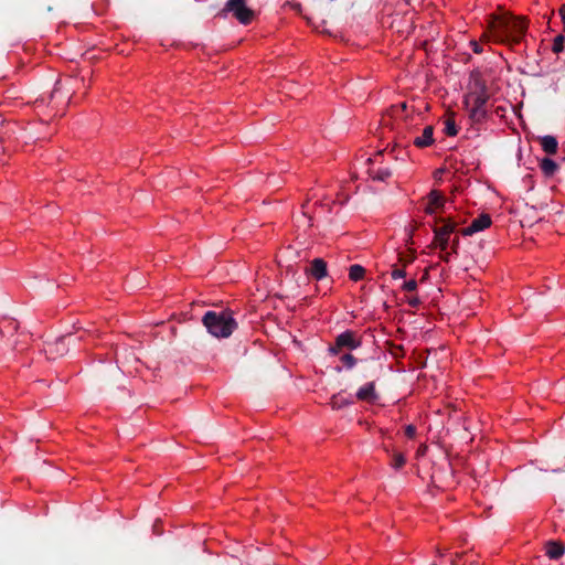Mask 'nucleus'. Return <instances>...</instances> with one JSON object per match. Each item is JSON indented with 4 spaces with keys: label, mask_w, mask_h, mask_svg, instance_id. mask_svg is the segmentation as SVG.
Masks as SVG:
<instances>
[{
    "label": "nucleus",
    "mask_w": 565,
    "mask_h": 565,
    "mask_svg": "<svg viewBox=\"0 0 565 565\" xmlns=\"http://www.w3.org/2000/svg\"><path fill=\"white\" fill-rule=\"evenodd\" d=\"M526 30L527 21L524 17H515L508 12L494 17L490 23L491 36L499 43L518 44Z\"/></svg>",
    "instance_id": "1"
},
{
    "label": "nucleus",
    "mask_w": 565,
    "mask_h": 565,
    "mask_svg": "<svg viewBox=\"0 0 565 565\" xmlns=\"http://www.w3.org/2000/svg\"><path fill=\"white\" fill-rule=\"evenodd\" d=\"M489 100L488 86L481 77H475L473 90L465 98L469 117L473 122H481L487 118V103Z\"/></svg>",
    "instance_id": "2"
},
{
    "label": "nucleus",
    "mask_w": 565,
    "mask_h": 565,
    "mask_svg": "<svg viewBox=\"0 0 565 565\" xmlns=\"http://www.w3.org/2000/svg\"><path fill=\"white\" fill-rule=\"evenodd\" d=\"M202 323L215 338H228L237 328V322L228 310L207 311L202 318Z\"/></svg>",
    "instance_id": "3"
},
{
    "label": "nucleus",
    "mask_w": 565,
    "mask_h": 565,
    "mask_svg": "<svg viewBox=\"0 0 565 565\" xmlns=\"http://www.w3.org/2000/svg\"><path fill=\"white\" fill-rule=\"evenodd\" d=\"M458 222L451 217H438L433 226V244L445 252L450 243V235L455 233Z\"/></svg>",
    "instance_id": "4"
},
{
    "label": "nucleus",
    "mask_w": 565,
    "mask_h": 565,
    "mask_svg": "<svg viewBox=\"0 0 565 565\" xmlns=\"http://www.w3.org/2000/svg\"><path fill=\"white\" fill-rule=\"evenodd\" d=\"M227 13H232L238 22L245 25L254 19V11L246 6L245 0H228L221 11L223 15Z\"/></svg>",
    "instance_id": "5"
},
{
    "label": "nucleus",
    "mask_w": 565,
    "mask_h": 565,
    "mask_svg": "<svg viewBox=\"0 0 565 565\" xmlns=\"http://www.w3.org/2000/svg\"><path fill=\"white\" fill-rule=\"evenodd\" d=\"M361 345L360 339L356 333L347 330L337 335L334 344L330 345L329 353L332 355L340 354L343 350H354Z\"/></svg>",
    "instance_id": "6"
},
{
    "label": "nucleus",
    "mask_w": 565,
    "mask_h": 565,
    "mask_svg": "<svg viewBox=\"0 0 565 565\" xmlns=\"http://www.w3.org/2000/svg\"><path fill=\"white\" fill-rule=\"evenodd\" d=\"M71 343V335H63L57 338L54 342H47L44 352L47 359L55 360L63 356L68 351Z\"/></svg>",
    "instance_id": "7"
},
{
    "label": "nucleus",
    "mask_w": 565,
    "mask_h": 565,
    "mask_svg": "<svg viewBox=\"0 0 565 565\" xmlns=\"http://www.w3.org/2000/svg\"><path fill=\"white\" fill-rule=\"evenodd\" d=\"M446 205V198L441 192L431 190L427 195V204L424 209L425 213L433 215L438 211H444Z\"/></svg>",
    "instance_id": "8"
},
{
    "label": "nucleus",
    "mask_w": 565,
    "mask_h": 565,
    "mask_svg": "<svg viewBox=\"0 0 565 565\" xmlns=\"http://www.w3.org/2000/svg\"><path fill=\"white\" fill-rule=\"evenodd\" d=\"M492 221L489 214H481L477 218H475L471 224L465 228L461 230V235L463 236H471L475 233H478L480 231H483L488 228L491 225Z\"/></svg>",
    "instance_id": "9"
},
{
    "label": "nucleus",
    "mask_w": 565,
    "mask_h": 565,
    "mask_svg": "<svg viewBox=\"0 0 565 565\" xmlns=\"http://www.w3.org/2000/svg\"><path fill=\"white\" fill-rule=\"evenodd\" d=\"M356 397L360 401H365L369 403L376 402L379 398V395L375 392V383L369 382L365 385L361 386L356 392Z\"/></svg>",
    "instance_id": "10"
},
{
    "label": "nucleus",
    "mask_w": 565,
    "mask_h": 565,
    "mask_svg": "<svg viewBox=\"0 0 565 565\" xmlns=\"http://www.w3.org/2000/svg\"><path fill=\"white\" fill-rule=\"evenodd\" d=\"M565 546L558 541H547L545 543V553L551 559H558L564 555Z\"/></svg>",
    "instance_id": "11"
},
{
    "label": "nucleus",
    "mask_w": 565,
    "mask_h": 565,
    "mask_svg": "<svg viewBox=\"0 0 565 565\" xmlns=\"http://www.w3.org/2000/svg\"><path fill=\"white\" fill-rule=\"evenodd\" d=\"M413 143L417 148H425V147L431 146L434 143V127L426 126L423 130V135L419 137H416L414 139Z\"/></svg>",
    "instance_id": "12"
},
{
    "label": "nucleus",
    "mask_w": 565,
    "mask_h": 565,
    "mask_svg": "<svg viewBox=\"0 0 565 565\" xmlns=\"http://www.w3.org/2000/svg\"><path fill=\"white\" fill-rule=\"evenodd\" d=\"M312 277L320 280L328 275L327 263L322 258H315L309 269Z\"/></svg>",
    "instance_id": "13"
},
{
    "label": "nucleus",
    "mask_w": 565,
    "mask_h": 565,
    "mask_svg": "<svg viewBox=\"0 0 565 565\" xmlns=\"http://www.w3.org/2000/svg\"><path fill=\"white\" fill-rule=\"evenodd\" d=\"M539 141H540L542 149L547 154H555L557 152L558 142L554 136L546 135V136L539 137Z\"/></svg>",
    "instance_id": "14"
},
{
    "label": "nucleus",
    "mask_w": 565,
    "mask_h": 565,
    "mask_svg": "<svg viewBox=\"0 0 565 565\" xmlns=\"http://www.w3.org/2000/svg\"><path fill=\"white\" fill-rule=\"evenodd\" d=\"M540 168L545 177H552L557 171L558 164L550 158H543Z\"/></svg>",
    "instance_id": "15"
},
{
    "label": "nucleus",
    "mask_w": 565,
    "mask_h": 565,
    "mask_svg": "<svg viewBox=\"0 0 565 565\" xmlns=\"http://www.w3.org/2000/svg\"><path fill=\"white\" fill-rule=\"evenodd\" d=\"M369 173L376 181H386L392 175V171L388 168L372 169L369 170Z\"/></svg>",
    "instance_id": "16"
},
{
    "label": "nucleus",
    "mask_w": 565,
    "mask_h": 565,
    "mask_svg": "<svg viewBox=\"0 0 565 565\" xmlns=\"http://www.w3.org/2000/svg\"><path fill=\"white\" fill-rule=\"evenodd\" d=\"M364 275H365V269L363 266L358 265V264L350 266L349 277L351 280L359 281V280L363 279Z\"/></svg>",
    "instance_id": "17"
},
{
    "label": "nucleus",
    "mask_w": 565,
    "mask_h": 565,
    "mask_svg": "<svg viewBox=\"0 0 565 565\" xmlns=\"http://www.w3.org/2000/svg\"><path fill=\"white\" fill-rule=\"evenodd\" d=\"M333 409H341L350 404V402L340 396V395H333L330 402Z\"/></svg>",
    "instance_id": "18"
},
{
    "label": "nucleus",
    "mask_w": 565,
    "mask_h": 565,
    "mask_svg": "<svg viewBox=\"0 0 565 565\" xmlns=\"http://www.w3.org/2000/svg\"><path fill=\"white\" fill-rule=\"evenodd\" d=\"M340 360L344 364V366L349 370L353 369L356 364V359L351 353H344L340 358Z\"/></svg>",
    "instance_id": "19"
},
{
    "label": "nucleus",
    "mask_w": 565,
    "mask_h": 565,
    "mask_svg": "<svg viewBox=\"0 0 565 565\" xmlns=\"http://www.w3.org/2000/svg\"><path fill=\"white\" fill-rule=\"evenodd\" d=\"M406 462V458L401 452H395L392 458V466L395 469H401Z\"/></svg>",
    "instance_id": "20"
},
{
    "label": "nucleus",
    "mask_w": 565,
    "mask_h": 565,
    "mask_svg": "<svg viewBox=\"0 0 565 565\" xmlns=\"http://www.w3.org/2000/svg\"><path fill=\"white\" fill-rule=\"evenodd\" d=\"M564 43H565V36L562 35V34H558L554 41H553V46H552V50L554 53H559L563 51L564 49Z\"/></svg>",
    "instance_id": "21"
},
{
    "label": "nucleus",
    "mask_w": 565,
    "mask_h": 565,
    "mask_svg": "<svg viewBox=\"0 0 565 565\" xmlns=\"http://www.w3.org/2000/svg\"><path fill=\"white\" fill-rule=\"evenodd\" d=\"M445 134L447 136L454 137L458 134L457 126L452 119H447L445 122Z\"/></svg>",
    "instance_id": "22"
},
{
    "label": "nucleus",
    "mask_w": 565,
    "mask_h": 565,
    "mask_svg": "<svg viewBox=\"0 0 565 565\" xmlns=\"http://www.w3.org/2000/svg\"><path fill=\"white\" fill-rule=\"evenodd\" d=\"M415 259V256L413 254H403L401 253L398 256L399 263L403 265V267L407 266L408 264L413 263Z\"/></svg>",
    "instance_id": "23"
},
{
    "label": "nucleus",
    "mask_w": 565,
    "mask_h": 565,
    "mask_svg": "<svg viewBox=\"0 0 565 565\" xmlns=\"http://www.w3.org/2000/svg\"><path fill=\"white\" fill-rule=\"evenodd\" d=\"M402 288L405 290V291H408V292H412V291H415L417 289V281L416 279H409L407 281H405L402 286Z\"/></svg>",
    "instance_id": "24"
},
{
    "label": "nucleus",
    "mask_w": 565,
    "mask_h": 565,
    "mask_svg": "<svg viewBox=\"0 0 565 565\" xmlns=\"http://www.w3.org/2000/svg\"><path fill=\"white\" fill-rule=\"evenodd\" d=\"M391 275L393 279L404 278L406 276V271L404 268H397V266L394 265Z\"/></svg>",
    "instance_id": "25"
},
{
    "label": "nucleus",
    "mask_w": 565,
    "mask_h": 565,
    "mask_svg": "<svg viewBox=\"0 0 565 565\" xmlns=\"http://www.w3.org/2000/svg\"><path fill=\"white\" fill-rule=\"evenodd\" d=\"M407 303L412 307V308H418L419 305L422 303V301L419 300V298L417 296H412L407 299Z\"/></svg>",
    "instance_id": "26"
},
{
    "label": "nucleus",
    "mask_w": 565,
    "mask_h": 565,
    "mask_svg": "<svg viewBox=\"0 0 565 565\" xmlns=\"http://www.w3.org/2000/svg\"><path fill=\"white\" fill-rule=\"evenodd\" d=\"M405 435L408 438H414L416 436V427L414 425H407L405 427Z\"/></svg>",
    "instance_id": "27"
},
{
    "label": "nucleus",
    "mask_w": 565,
    "mask_h": 565,
    "mask_svg": "<svg viewBox=\"0 0 565 565\" xmlns=\"http://www.w3.org/2000/svg\"><path fill=\"white\" fill-rule=\"evenodd\" d=\"M449 244H450L451 253L457 254L458 248H459V237L458 236L454 237Z\"/></svg>",
    "instance_id": "28"
},
{
    "label": "nucleus",
    "mask_w": 565,
    "mask_h": 565,
    "mask_svg": "<svg viewBox=\"0 0 565 565\" xmlns=\"http://www.w3.org/2000/svg\"><path fill=\"white\" fill-rule=\"evenodd\" d=\"M451 254H452V253H451V250H450V252H446V253H444V254H441V255H440V258H441L444 262L448 263V262L450 260V256H451Z\"/></svg>",
    "instance_id": "29"
},
{
    "label": "nucleus",
    "mask_w": 565,
    "mask_h": 565,
    "mask_svg": "<svg viewBox=\"0 0 565 565\" xmlns=\"http://www.w3.org/2000/svg\"><path fill=\"white\" fill-rule=\"evenodd\" d=\"M471 45H472V49H473L475 53H481L482 52L481 47L479 46V44L477 42H471Z\"/></svg>",
    "instance_id": "30"
},
{
    "label": "nucleus",
    "mask_w": 565,
    "mask_h": 565,
    "mask_svg": "<svg viewBox=\"0 0 565 565\" xmlns=\"http://www.w3.org/2000/svg\"><path fill=\"white\" fill-rule=\"evenodd\" d=\"M427 276H428V270L425 271V274H424V276L422 277L420 280L424 281L427 278Z\"/></svg>",
    "instance_id": "31"
},
{
    "label": "nucleus",
    "mask_w": 565,
    "mask_h": 565,
    "mask_svg": "<svg viewBox=\"0 0 565 565\" xmlns=\"http://www.w3.org/2000/svg\"><path fill=\"white\" fill-rule=\"evenodd\" d=\"M399 107H401V109H402V110H405L407 106H406V104H405V103H403V104H401V106H399Z\"/></svg>",
    "instance_id": "32"
}]
</instances>
